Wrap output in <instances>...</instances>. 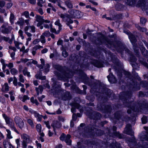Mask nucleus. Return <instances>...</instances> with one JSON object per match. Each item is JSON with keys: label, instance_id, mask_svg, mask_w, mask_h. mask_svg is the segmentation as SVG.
<instances>
[{"label": "nucleus", "instance_id": "nucleus-4", "mask_svg": "<svg viewBox=\"0 0 148 148\" xmlns=\"http://www.w3.org/2000/svg\"><path fill=\"white\" fill-rule=\"evenodd\" d=\"M54 67L61 73H58L57 72H54V73L57 75L59 79L65 80L70 77L68 74L64 70L62 67L59 65H55L54 66Z\"/></svg>", "mask_w": 148, "mask_h": 148}, {"label": "nucleus", "instance_id": "nucleus-54", "mask_svg": "<svg viewBox=\"0 0 148 148\" xmlns=\"http://www.w3.org/2000/svg\"><path fill=\"white\" fill-rule=\"evenodd\" d=\"M42 34L46 37H49L50 36V33L49 31H47L44 32Z\"/></svg>", "mask_w": 148, "mask_h": 148}, {"label": "nucleus", "instance_id": "nucleus-3", "mask_svg": "<svg viewBox=\"0 0 148 148\" xmlns=\"http://www.w3.org/2000/svg\"><path fill=\"white\" fill-rule=\"evenodd\" d=\"M94 42L97 45H100L104 43L109 44L111 46L113 44L112 41L108 39L103 35L100 33L97 34L96 40Z\"/></svg>", "mask_w": 148, "mask_h": 148}, {"label": "nucleus", "instance_id": "nucleus-56", "mask_svg": "<svg viewBox=\"0 0 148 148\" xmlns=\"http://www.w3.org/2000/svg\"><path fill=\"white\" fill-rule=\"evenodd\" d=\"M107 92V93H106V94L108 97H110L111 95L113 96V94L111 92V91L110 90H108Z\"/></svg>", "mask_w": 148, "mask_h": 148}, {"label": "nucleus", "instance_id": "nucleus-45", "mask_svg": "<svg viewBox=\"0 0 148 148\" xmlns=\"http://www.w3.org/2000/svg\"><path fill=\"white\" fill-rule=\"evenodd\" d=\"M14 43L15 44V46L18 49H20V47H19V46L20 45H22V43L19 42L18 41H14Z\"/></svg>", "mask_w": 148, "mask_h": 148}, {"label": "nucleus", "instance_id": "nucleus-44", "mask_svg": "<svg viewBox=\"0 0 148 148\" xmlns=\"http://www.w3.org/2000/svg\"><path fill=\"white\" fill-rule=\"evenodd\" d=\"M121 117V112H118L115 113L114 114V117L118 119H119Z\"/></svg>", "mask_w": 148, "mask_h": 148}, {"label": "nucleus", "instance_id": "nucleus-27", "mask_svg": "<svg viewBox=\"0 0 148 148\" xmlns=\"http://www.w3.org/2000/svg\"><path fill=\"white\" fill-rule=\"evenodd\" d=\"M71 136L70 135L68 134L66 137L65 141L68 145H71V140H70Z\"/></svg>", "mask_w": 148, "mask_h": 148}, {"label": "nucleus", "instance_id": "nucleus-34", "mask_svg": "<svg viewBox=\"0 0 148 148\" xmlns=\"http://www.w3.org/2000/svg\"><path fill=\"white\" fill-rule=\"evenodd\" d=\"M133 86V88H134V90H139L140 89V86L139 85H138L137 83H133V84H132Z\"/></svg>", "mask_w": 148, "mask_h": 148}, {"label": "nucleus", "instance_id": "nucleus-64", "mask_svg": "<svg viewBox=\"0 0 148 148\" xmlns=\"http://www.w3.org/2000/svg\"><path fill=\"white\" fill-rule=\"evenodd\" d=\"M97 133H98V135L99 136H101L102 135L103 133V132L101 130H98L97 132H96Z\"/></svg>", "mask_w": 148, "mask_h": 148}, {"label": "nucleus", "instance_id": "nucleus-57", "mask_svg": "<svg viewBox=\"0 0 148 148\" xmlns=\"http://www.w3.org/2000/svg\"><path fill=\"white\" fill-rule=\"evenodd\" d=\"M5 2L3 0H0V7L1 8L3 7L5 5Z\"/></svg>", "mask_w": 148, "mask_h": 148}, {"label": "nucleus", "instance_id": "nucleus-17", "mask_svg": "<svg viewBox=\"0 0 148 148\" xmlns=\"http://www.w3.org/2000/svg\"><path fill=\"white\" fill-rule=\"evenodd\" d=\"M100 84V82L97 80H95L92 84H89L92 89H96Z\"/></svg>", "mask_w": 148, "mask_h": 148}, {"label": "nucleus", "instance_id": "nucleus-55", "mask_svg": "<svg viewBox=\"0 0 148 148\" xmlns=\"http://www.w3.org/2000/svg\"><path fill=\"white\" fill-rule=\"evenodd\" d=\"M27 123L32 127H34V124L32 120L30 119H27Z\"/></svg>", "mask_w": 148, "mask_h": 148}, {"label": "nucleus", "instance_id": "nucleus-43", "mask_svg": "<svg viewBox=\"0 0 148 148\" xmlns=\"http://www.w3.org/2000/svg\"><path fill=\"white\" fill-rule=\"evenodd\" d=\"M50 68V65L49 64H46V66H45V71L44 72L45 73H47V72H48L49 71V68Z\"/></svg>", "mask_w": 148, "mask_h": 148}, {"label": "nucleus", "instance_id": "nucleus-12", "mask_svg": "<svg viewBox=\"0 0 148 148\" xmlns=\"http://www.w3.org/2000/svg\"><path fill=\"white\" fill-rule=\"evenodd\" d=\"M21 137L23 139L22 143V147L23 148H27V144L29 141V136L26 134H23L21 135Z\"/></svg>", "mask_w": 148, "mask_h": 148}, {"label": "nucleus", "instance_id": "nucleus-16", "mask_svg": "<svg viewBox=\"0 0 148 148\" xmlns=\"http://www.w3.org/2000/svg\"><path fill=\"white\" fill-rule=\"evenodd\" d=\"M117 128L114 126H113L112 127V130L113 131V134L112 135L110 134V136H112L113 137L114 136H117L120 138H122L123 137L120 134L119 132H116ZM109 133L110 134V133L109 131Z\"/></svg>", "mask_w": 148, "mask_h": 148}, {"label": "nucleus", "instance_id": "nucleus-35", "mask_svg": "<svg viewBox=\"0 0 148 148\" xmlns=\"http://www.w3.org/2000/svg\"><path fill=\"white\" fill-rule=\"evenodd\" d=\"M36 21L38 22H40L42 23L43 18L42 16L39 15H36Z\"/></svg>", "mask_w": 148, "mask_h": 148}, {"label": "nucleus", "instance_id": "nucleus-29", "mask_svg": "<svg viewBox=\"0 0 148 148\" xmlns=\"http://www.w3.org/2000/svg\"><path fill=\"white\" fill-rule=\"evenodd\" d=\"M65 4L67 7L69 9H72L73 8V4L70 1H65Z\"/></svg>", "mask_w": 148, "mask_h": 148}, {"label": "nucleus", "instance_id": "nucleus-7", "mask_svg": "<svg viewBox=\"0 0 148 148\" xmlns=\"http://www.w3.org/2000/svg\"><path fill=\"white\" fill-rule=\"evenodd\" d=\"M147 0H139L138 2L137 6L141 7L142 10L145 11L148 15V2L147 3Z\"/></svg>", "mask_w": 148, "mask_h": 148}, {"label": "nucleus", "instance_id": "nucleus-47", "mask_svg": "<svg viewBox=\"0 0 148 148\" xmlns=\"http://www.w3.org/2000/svg\"><path fill=\"white\" fill-rule=\"evenodd\" d=\"M146 19L143 17L140 18V23L142 25H144L146 22Z\"/></svg>", "mask_w": 148, "mask_h": 148}, {"label": "nucleus", "instance_id": "nucleus-9", "mask_svg": "<svg viewBox=\"0 0 148 148\" xmlns=\"http://www.w3.org/2000/svg\"><path fill=\"white\" fill-rule=\"evenodd\" d=\"M60 16L62 21L65 22L67 25H68L69 23H73V21L71 19L70 15L67 14H61Z\"/></svg>", "mask_w": 148, "mask_h": 148}, {"label": "nucleus", "instance_id": "nucleus-42", "mask_svg": "<svg viewBox=\"0 0 148 148\" xmlns=\"http://www.w3.org/2000/svg\"><path fill=\"white\" fill-rule=\"evenodd\" d=\"M10 40L9 37H7L4 36H1L0 37V42H1L2 40H3L6 42H7Z\"/></svg>", "mask_w": 148, "mask_h": 148}, {"label": "nucleus", "instance_id": "nucleus-62", "mask_svg": "<svg viewBox=\"0 0 148 148\" xmlns=\"http://www.w3.org/2000/svg\"><path fill=\"white\" fill-rule=\"evenodd\" d=\"M28 2L32 4H35L36 3V0H27Z\"/></svg>", "mask_w": 148, "mask_h": 148}, {"label": "nucleus", "instance_id": "nucleus-24", "mask_svg": "<svg viewBox=\"0 0 148 148\" xmlns=\"http://www.w3.org/2000/svg\"><path fill=\"white\" fill-rule=\"evenodd\" d=\"M110 148H121L120 145L115 141L110 145Z\"/></svg>", "mask_w": 148, "mask_h": 148}, {"label": "nucleus", "instance_id": "nucleus-8", "mask_svg": "<svg viewBox=\"0 0 148 148\" xmlns=\"http://www.w3.org/2000/svg\"><path fill=\"white\" fill-rule=\"evenodd\" d=\"M129 39L133 45V48L135 52L137 55L139 53V48L138 45L136 43L137 40L135 36L132 34L130 35L129 36Z\"/></svg>", "mask_w": 148, "mask_h": 148}, {"label": "nucleus", "instance_id": "nucleus-5", "mask_svg": "<svg viewBox=\"0 0 148 148\" xmlns=\"http://www.w3.org/2000/svg\"><path fill=\"white\" fill-rule=\"evenodd\" d=\"M132 127L130 124L127 125L124 131V133L128 135L133 136L132 139H130L129 141L130 142L134 143L135 144L136 141L135 140L134 136V132L132 129Z\"/></svg>", "mask_w": 148, "mask_h": 148}, {"label": "nucleus", "instance_id": "nucleus-31", "mask_svg": "<svg viewBox=\"0 0 148 148\" xmlns=\"http://www.w3.org/2000/svg\"><path fill=\"white\" fill-rule=\"evenodd\" d=\"M23 73L24 75H27V77H30V73L27 71V67H25L24 69L23 70Z\"/></svg>", "mask_w": 148, "mask_h": 148}, {"label": "nucleus", "instance_id": "nucleus-46", "mask_svg": "<svg viewBox=\"0 0 148 148\" xmlns=\"http://www.w3.org/2000/svg\"><path fill=\"white\" fill-rule=\"evenodd\" d=\"M45 2V0H38L37 5L40 7L42 6V4Z\"/></svg>", "mask_w": 148, "mask_h": 148}, {"label": "nucleus", "instance_id": "nucleus-53", "mask_svg": "<svg viewBox=\"0 0 148 148\" xmlns=\"http://www.w3.org/2000/svg\"><path fill=\"white\" fill-rule=\"evenodd\" d=\"M13 84L15 86H16L18 84V83L17 82V80L16 77H14V80L13 81Z\"/></svg>", "mask_w": 148, "mask_h": 148}, {"label": "nucleus", "instance_id": "nucleus-33", "mask_svg": "<svg viewBox=\"0 0 148 148\" xmlns=\"http://www.w3.org/2000/svg\"><path fill=\"white\" fill-rule=\"evenodd\" d=\"M94 64L95 66L98 68L102 67L103 65L101 63L97 60L95 61Z\"/></svg>", "mask_w": 148, "mask_h": 148}, {"label": "nucleus", "instance_id": "nucleus-30", "mask_svg": "<svg viewBox=\"0 0 148 148\" xmlns=\"http://www.w3.org/2000/svg\"><path fill=\"white\" fill-rule=\"evenodd\" d=\"M135 26L138 30L140 32H145L146 31V29L145 28L142 27L138 24H136Z\"/></svg>", "mask_w": 148, "mask_h": 148}, {"label": "nucleus", "instance_id": "nucleus-61", "mask_svg": "<svg viewBox=\"0 0 148 148\" xmlns=\"http://www.w3.org/2000/svg\"><path fill=\"white\" fill-rule=\"evenodd\" d=\"M142 53L145 57H147L148 56V52L147 50L144 51H143Z\"/></svg>", "mask_w": 148, "mask_h": 148}, {"label": "nucleus", "instance_id": "nucleus-58", "mask_svg": "<svg viewBox=\"0 0 148 148\" xmlns=\"http://www.w3.org/2000/svg\"><path fill=\"white\" fill-rule=\"evenodd\" d=\"M6 131L8 132V134H7V136L8 138H12V137L10 135L11 134V132L10 130H6Z\"/></svg>", "mask_w": 148, "mask_h": 148}, {"label": "nucleus", "instance_id": "nucleus-21", "mask_svg": "<svg viewBox=\"0 0 148 148\" xmlns=\"http://www.w3.org/2000/svg\"><path fill=\"white\" fill-rule=\"evenodd\" d=\"M71 105L73 107L71 108V111L73 113H74L75 111V108L78 109L79 108L80 106V105L79 104L75 103H71Z\"/></svg>", "mask_w": 148, "mask_h": 148}, {"label": "nucleus", "instance_id": "nucleus-59", "mask_svg": "<svg viewBox=\"0 0 148 148\" xmlns=\"http://www.w3.org/2000/svg\"><path fill=\"white\" fill-rule=\"evenodd\" d=\"M65 135L64 134H62L61 136L60 137V139L62 141H63L64 140H65V138H66Z\"/></svg>", "mask_w": 148, "mask_h": 148}, {"label": "nucleus", "instance_id": "nucleus-37", "mask_svg": "<svg viewBox=\"0 0 148 148\" xmlns=\"http://www.w3.org/2000/svg\"><path fill=\"white\" fill-rule=\"evenodd\" d=\"M10 72L13 75H17L18 73V70L15 68L11 69Z\"/></svg>", "mask_w": 148, "mask_h": 148}, {"label": "nucleus", "instance_id": "nucleus-60", "mask_svg": "<svg viewBox=\"0 0 148 148\" xmlns=\"http://www.w3.org/2000/svg\"><path fill=\"white\" fill-rule=\"evenodd\" d=\"M29 99V97H28L27 95H24L23 97L22 101L23 102H24L27 99Z\"/></svg>", "mask_w": 148, "mask_h": 148}, {"label": "nucleus", "instance_id": "nucleus-48", "mask_svg": "<svg viewBox=\"0 0 148 148\" xmlns=\"http://www.w3.org/2000/svg\"><path fill=\"white\" fill-rule=\"evenodd\" d=\"M19 81L22 83H24L25 82V80L24 78V77L23 76L21 75L20 74L19 75Z\"/></svg>", "mask_w": 148, "mask_h": 148}, {"label": "nucleus", "instance_id": "nucleus-32", "mask_svg": "<svg viewBox=\"0 0 148 148\" xmlns=\"http://www.w3.org/2000/svg\"><path fill=\"white\" fill-rule=\"evenodd\" d=\"M36 78L37 79H39L42 80H45L46 79V76H42V74H36L35 75Z\"/></svg>", "mask_w": 148, "mask_h": 148}, {"label": "nucleus", "instance_id": "nucleus-36", "mask_svg": "<svg viewBox=\"0 0 148 148\" xmlns=\"http://www.w3.org/2000/svg\"><path fill=\"white\" fill-rule=\"evenodd\" d=\"M10 144V143L6 140H4L3 142V144L4 148H8Z\"/></svg>", "mask_w": 148, "mask_h": 148}, {"label": "nucleus", "instance_id": "nucleus-23", "mask_svg": "<svg viewBox=\"0 0 148 148\" xmlns=\"http://www.w3.org/2000/svg\"><path fill=\"white\" fill-rule=\"evenodd\" d=\"M131 62V64L132 67L133 68H135V66L136 62L137 60V59L135 58V57L133 55H131L130 57Z\"/></svg>", "mask_w": 148, "mask_h": 148}, {"label": "nucleus", "instance_id": "nucleus-26", "mask_svg": "<svg viewBox=\"0 0 148 148\" xmlns=\"http://www.w3.org/2000/svg\"><path fill=\"white\" fill-rule=\"evenodd\" d=\"M136 0H127L126 3L129 5L134 6L136 4Z\"/></svg>", "mask_w": 148, "mask_h": 148}, {"label": "nucleus", "instance_id": "nucleus-2", "mask_svg": "<svg viewBox=\"0 0 148 148\" xmlns=\"http://www.w3.org/2000/svg\"><path fill=\"white\" fill-rule=\"evenodd\" d=\"M55 97L64 101L70 100L71 96L70 93L64 90L58 89L54 94Z\"/></svg>", "mask_w": 148, "mask_h": 148}, {"label": "nucleus", "instance_id": "nucleus-14", "mask_svg": "<svg viewBox=\"0 0 148 148\" xmlns=\"http://www.w3.org/2000/svg\"><path fill=\"white\" fill-rule=\"evenodd\" d=\"M132 93L130 92H129L128 93L123 92L121 93L119 95L120 99L123 100V99H125L126 101H127L126 98L127 97L129 98L130 97L132 96Z\"/></svg>", "mask_w": 148, "mask_h": 148}, {"label": "nucleus", "instance_id": "nucleus-51", "mask_svg": "<svg viewBox=\"0 0 148 148\" xmlns=\"http://www.w3.org/2000/svg\"><path fill=\"white\" fill-rule=\"evenodd\" d=\"M36 127L37 131L39 132H41V125L40 124H38L36 125Z\"/></svg>", "mask_w": 148, "mask_h": 148}, {"label": "nucleus", "instance_id": "nucleus-20", "mask_svg": "<svg viewBox=\"0 0 148 148\" xmlns=\"http://www.w3.org/2000/svg\"><path fill=\"white\" fill-rule=\"evenodd\" d=\"M40 48H43V47L42 46H41L39 45H35L34 47H33L32 49V53L33 56H34L35 55L36 53V51L38 49H39Z\"/></svg>", "mask_w": 148, "mask_h": 148}, {"label": "nucleus", "instance_id": "nucleus-19", "mask_svg": "<svg viewBox=\"0 0 148 148\" xmlns=\"http://www.w3.org/2000/svg\"><path fill=\"white\" fill-rule=\"evenodd\" d=\"M102 110H104L105 112H110L112 108L109 105L104 106L103 105L101 106Z\"/></svg>", "mask_w": 148, "mask_h": 148}, {"label": "nucleus", "instance_id": "nucleus-28", "mask_svg": "<svg viewBox=\"0 0 148 148\" xmlns=\"http://www.w3.org/2000/svg\"><path fill=\"white\" fill-rule=\"evenodd\" d=\"M43 87L42 85H40L38 88H36V90L37 92V95H39L40 92L42 93L43 90Z\"/></svg>", "mask_w": 148, "mask_h": 148}, {"label": "nucleus", "instance_id": "nucleus-52", "mask_svg": "<svg viewBox=\"0 0 148 148\" xmlns=\"http://www.w3.org/2000/svg\"><path fill=\"white\" fill-rule=\"evenodd\" d=\"M62 55L64 58H66L68 56V53L65 50H64L62 52Z\"/></svg>", "mask_w": 148, "mask_h": 148}, {"label": "nucleus", "instance_id": "nucleus-6", "mask_svg": "<svg viewBox=\"0 0 148 148\" xmlns=\"http://www.w3.org/2000/svg\"><path fill=\"white\" fill-rule=\"evenodd\" d=\"M3 116L5 119L7 124L10 127L12 130H14L17 133H18V131L14 126V124L13 120L7 116L5 114H3Z\"/></svg>", "mask_w": 148, "mask_h": 148}, {"label": "nucleus", "instance_id": "nucleus-10", "mask_svg": "<svg viewBox=\"0 0 148 148\" xmlns=\"http://www.w3.org/2000/svg\"><path fill=\"white\" fill-rule=\"evenodd\" d=\"M73 18H79L81 17L83 15L82 13L78 10H70L68 11Z\"/></svg>", "mask_w": 148, "mask_h": 148}, {"label": "nucleus", "instance_id": "nucleus-1", "mask_svg": "<svg viewBox=\"0 0 148 148\" xmlns=\"http://www.w3.org/2000/svg\"><path fill=\"white\" fill-rule=\"evenodd\" d=\"M123 103L126 107L130 108L133 110L136 111H139L145 108H146L148 110V103L146 101H141L139 102L136 106L134 107L132 106V103L131 102L127 103L125 102H124Z\"/></svg>", "mask_w": 148, "mask_h": 148}, {"label": "nucleus", "instance_id": "nucleus-41", "mask_svg": "<svg viewBox=\"0 0 148 148\" xmlns=\"http://www.w3.org/2000/svg\"><path fill=\"white\" fill-rule=\"evenodd\" d=\"M55 24L58 26L59 29V30H61L62 25L60 23V21L59 19H58L56 21L55 23Z\"/></svg>", "mask_w": 148, "mask_h": 148}, {"label": "nucleus", "instance_id": "nucleus-39", "mask_svg": "<svg viewBox=\"0 0 148 148\" xmlns=\"http://www.w3.org/2000/svg\"><path fill=\"white\" fill-rule=\"evenodd\" d=\"M24 23V19L22 18H21L19 19V20L16 22V24H17L20 26H22L23 25Z\"/></svg>", "mask_w": 148, "mask_h": 148}, {"label": "nucleus", "instance_id": "nucleus-40", "mask_svg": "<svg viewBox=\"0 0 148 148\" xmlns=\"http://www.w3.org/2000/svg\"><path fill=\"white\" fill-rule=\"evenodd\" d=\"M14 18L15 17L14 14L13 13H11L10 17V21L12 24L14 23Z\"/></svg>", "mask_w": 148, "mask_h": 148}, {"label": "nucleus", "instance_id": "nucleus-25", "mask_svg": "<svg viewBox=\"0 0 148 148\" xmlns=\"http://www.w3.org/2000/svg\"><path fill=\"white\" fill-rule=\"evenodd\" d=\"M9 87L7 83H5L2 86L1 90L3 92H7L9 90Z\"/></svg>", "mask_w": 148, "mask_h": 148}, {"label": "nucleus", "instance_id": "nucleus-13", "mask_svg": "<svg viewBox=\"0 0 148 148\" xmlns=\"http://www.w3.org/2000/svg\"><path fill=\"white\" fill-rule=\"evenodd\" d=\"M14 121L16 125L21 129L24 126V123L22 119L18 116H16L14 118Z\"/></svg>", "mask_w": 148, "mask_h": 148}, {"label": "nucleus", "instance_id": "nucleus-11", "mask_svg": "<svg viewBox=\"0 0 148 148\" xmlns=\"http://www.w3.org/2000/svg\"><path fill=\"white\" fill-rule=\"evenodd\" d=\"M8 24L7 23H3L1 26L2 29L1 32L3 34H8L11 33V31L12 29V27L11 26H8L7 27Z\"/></svg>", "mask_w": 148, "mask_h": 148}, {"label": "nucleus", "instance_id": "nucleus-15", "mask_svg": "<svg viewBox=\"0 0 148 148\" xmlns=\"http://www.w3.org/2000/svg\"><path fill=\"white\" fill-rule=\"evenodd\" d=\"M51 125L53 128L54 131L55 133L56 129L60 128L61 127L60 123L57 121H53Z\"/></svg>", "mask_w": 148, "mask_h": 148}, {"label": "nucleus", "instance_id": "nucleus-18", "mask_svg": "<svg viewBox=\"0 0 148 148\" xmlns=\"http://www.w3.org/2000/svg\"><path fill=\"white\" fill-rule=\"evenodd\" d=\"M107 78L109 82L112 83H115L116 82V79L111 73H110L107 76Z\"/></svg>", "mask_w": 148, "mask_h": 148}, {"label": "nucleus", "instance_id": "nucleus-22", "mask_svg": "<svg viewBox=\"0 0 148 148\" xmlns=\"http://www.w3.org/2000/svg\"><path fill=\"white\" fill-rule=\"evenodd\" d=\"M94 116H91L90 118L94 119H98L100 118L101 117V114L99 112H94L93 113Z\"/></svg>", "mask_w": 148, "mask_h": 148}, {"label": "nucleus", "instance_id": "nucleus-63", "mask_svg": "<svg viewBox=\"0 0 148 148\" xmlns=\"http://www.w3.org/2000/svg\"><path fill=\"white\" fill-rule=\"evenodd\" d=\"M29 28L31 29V32L34 33L35 32V27L34 26H29Z\"/></svg>", "mask_w": 148, "mask_h": 148}, {"label": "nucleus", "instance_id": "nucleus-49", "mask_svg": "<svg viewBox=\"0 0 148 148\" xmlns=\"http://www.w3.org/2000/svg\"><path fill=\"white\" fill-rule=\"evenodd\" d=\"M40 41L42 43H44L46 41L45 39V36L42 34L40 36Z\"/></svg>", "mask_w": 148, "mask_h": 148}, {"label": "nucleus", "instance_id": "nucleus-50", "mask_svg": "<svg viewBox=\"0 0 148 148\" xmlns=\"http://www.w3.org/2000/svg\"><path fill=\"white\" fill-rule=\"evenodd\" d=\"M142 121L143 123L145 124L147 122V118L145 116H143L142 118Z\"/></svg>", "mask_w": 148, "mask_h": 148}, {"label": "nucleus", "instance_id": "nucleus-38", "mask_svg": "<svg viewBox=\"0 0 148 148\" xmlns=\"http://www.w3.org/2000/svg\"><path fill=\"white\" fill-rule=\"evenodd\" d=\"M50 31L53 33H54L56 34H58L60 32V30H59H59H58L57 31H56V29L55 28H53V27H52L51 26V25H50Z\"/></svg>", "mask_w": 148, "mask_h": 148}]
</instances>
